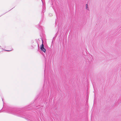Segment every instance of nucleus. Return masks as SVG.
<instances>
[{
	"label": "nucleus",
	"mask_w": 121,
	"mask_h": 121,
	"mask_svg": "<svg viewBox=\"0 0 121 121\" xmlns=\"http://www.w3.org/2000/svg\"><path fill=\"white\" fill-rule=\"evenodd\" d=\"M45 11V10H42V12L44 13Z\"/></svg>",
	"instance_id": "7ed1b4c3"
},
{
	"label": "nucleus",
	"mask_w": 121,
	"mask_h": 121,
	"mask_svg": "<svg viewBox=\"0 0 121 121\" xmlns=\"http://www.w3.org/2000/svg\"><path fill=\"white\" fill-rule=\"evenodd\" d=\"M86 9L88 10H89V8H88V7H87V4H86Z\"/></svg>",
	"instance_id": "f03ea898"
},
{
	"label": "nucleus",
	"mask_w": 121,
	"mask_h": 121,
	"mask_svg": "<svg viewBox=\"0 0 121 121\" xmlns=\"http://www.w3.org/2000/svg\"><path fill=\"white\" fill-rule=\"evenodd\" d=\"M57 22H58L57 21V20H56V21H55V22L56 23H57Z\"/></svg>",
	"instance_id": "20e7f679"
},
{
	"label": "nucleus",
	"mask_w": 121,
	"mask_h": 121,
	"mask_svg": "<svg viewBox=\"0 0 121 121\" xmlns=\"http://www.w3.org/2000/svg\"><path fill=\"white\" fill-rule=\"evenodd\" d=\"M2 101H3V99H2Z\"/></svg>",
	"instance_id": "423d86ee"
},
{
	"label": "nucleus",
	"mask_w": 121,
	"mask_h": 121,
	"mask_svg": "<svg viewBox=\"0 0 121 121\" xmlns=\"http://www.w3.org/2000/svg\"><path fill=\"white\" fill-rule=\"evenodd\" d=\"M6 51H11V50L9 51V50H6Z\"/></svg>",
	"instance_id": "39448f33"
},
{
	"label": "nucleus",
	"mask_w": 121,
	"mask_h": 121,
	"mask_svg": "<svg viewBox=\"0 0 121 121\" xmlns=\"http://www.w3.org/2000/svg\"><path fill=\"white\" fill-rule=\"evenodd\" d=\"M42 44L40 48L41 50L43 51L44 52H45L46 51V49L44 48V45L43 44V41L42 40Z\"/></svg>",
	"instance_id": "f257e3e1"
}]
</instances>
